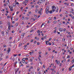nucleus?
<instances>
[{
    "label": "nucleus",
    "instance_id": "1",
    "mask_svg": "<svg viewBox=\"0 0 74 74\" xmlns=\"http://www.w3.org/2000/svg\"><path fill=\"white\" fill-rule=\"evenodd\" d=\"M49 12V7L48 6H47L46 9V14H48Z\"/></svg>",
    "mask_w": 74,
    "mask_h": 74
},
{
    "label": "nucleus",
    "instance_id": "2",
    "mask_svg": "<svg viewBox=\"0 0 74 74\" xmlns=\"http://www.w3.org/2000/svg\"><path fill=\"white\" fill-rule=\"evenodd\" d=\"M9 7L10 8L11 11H13V7L12 6H11V7L10 6H9Z\"/></svg>",
    "mask_w": 74,
    "mask_h": 74
},
{
    "label": "nucleus",
    "instance_id": "3",
    "mask_svg": "<svg viewBox=\"0 0 74 74\" xmlns=\"http://www.w3.org/2000/svg\"><path fill=\"white\" fill-rule=\"evenodd\" d=\"M59 31L60 32H63V29L62 28H60L59 29Z\"/></svg>",
    "mask_w": 74,
    "mask_h": 74
},
{
    "label": "nucleus",
    "instance_id": "4",
    "mask_svg": "<svg viewBox=\"0 0 74 74\" xmlns=\"http://www.w3.org/2000/svg\"><path fill=\"white\" fill-rule=\"evenodd\" d=\"M24 34H25V33H23L21 34V38H23L24 36Z\"/></svg>",
    "mask_w": 74,
    "mask_h": 74
},
{
    "label": "nucleus",
    "instance_id": "5",
    "mask_svg": "<svg viewBox=\"0 0 74 74\" xmlns=\"http://www.w3.org/2000/svg\"><path fill=\"white\" fill-rule=\"evenodd\" d=\"M19 68H16L15 69V73H17V72L19 70Z\"/></svg>",
    "mask_w": 74,
    "mask_h": 74
},
{
    "label": "nucleus",
    "instance_id": "6",
    "mask_svg": "<svg viewBox=\"0 0 74 74\" xmlns=\"http://www.w3.org/2000/svg\"><path fill=\"white\" fill-rule=\"evenodd\" d=\"M10 50H11V49H10V47H9L8 49V53H7L8 54L9 53H10Z\"/></svg>",
    "mask_w": 74,
    "mask_h": 74
},
{
    "label": "nucleus",
    "instance_id": "7",
    "mask_svg": "<svg viewBox=\"0 0 74 74\" xmlns=\"http://www.w3.org/2000/svg\"><path fill=\"white\" fill-rule=\"evenodd\" d=\"M4 31H3L1 32V34H2V36H4Z\"/></svg>",
    "mask_w": 74,
    "mask_h": 74
},
{
    "label": "nucleus",
    "instance_id": "8",
    "mask_svg": "<svg viewBox=\"0 0 74 74\" xmlns=\"http://www.w3.org/2000/svg\"><path fill=\"white\" fill-rule=\"evenodd\" d=\"M6 33L7 34H8L9 33V30H8V29L7 30V31L6 32Z\"/></svg>",
    "mask_w": 74,
    "mask_h": 74
},
{
    "label": "nucleus",
    "instance_id": "9",
    "mask_svg": "<svg viewBox=\"0 0 74 74\" xmlns=\"http://www.w3.org/2000/svg\"><path fill=\"white\" fill-rule=\"evenodd\" d=\"M57 10L56 11V12H58V10H59V8H58V7H57Z\"/></svg>",
    "mask_w": 74,
    "mask_h": 74
},
{
    "label": "nucleus",
    "instance_id": "10",
    "mask_svg": "<svg viewBox=\"0 0 74 74\" xmlns=\"http://www.w3.org/2000/svg\"><path fill=\"white\" fill-rule=\"evenodd\" d=\"M49 41H46V44H47V45H48V42H49Z\"/></svg>",
    "mask_w": 74,
    "mask_h": 74
},
{
    "label": "nucleus",
    "instance_id": "11",
    "mask_svg": "<svg viewBox=\"0 0 74 74\" xmlns=\"http://www.w3.org/2000/svg\"><path fill=\"white\" fill-rule=\"evenodd\" d=\"M25 19H26V20H28V19H29V17H25Z\"/></svg>",
    "mask_w": 74,
    "mask_h": 74
},
{
    "label": "nucleus",
    "instance_id": "12",
    "mask_svg": "<svg viewBox=\"0 0 74 74\" xmlns=\"http://www.w3.org/2000/svg\"><path fill=\"white\" fill-rule=\"evenodd\" d=\"M30 55H32L33 54V52H31L29 53Z\"/></svg>",
    "mask_w": 74,
    "mask_h": 74
},
{
    "label": "nucleus",
    "instance_id": "13",
    "mask_svg": "<svg viewBox=\"0 0 74 74\" xmlns=\"http://www.w3.org/2000/svg\"><path fill=\"white\" fill-rule=\"evenodd\" d=\"M72 68V67H71V66L69 68V71H71V68Z\"/></svg>",
    "mask_w": 74,
    "mask_h": 74
},
{
    "label": "nucleus",
    "instance_id": "14",
    "mask_svg": "<svg viewBox=\"0 0 74 74\" xmlns=\"http://www.w3.org/2000/svg\"><path fill=\"white\" fill-rule=\"evenodd\" d=\"M49 13H50V14H52V10H51L50 11H49Z\"/></svg>",
    "mask_w": 74,
    "mask_h": 74
},
{
    "label": "nucleus",
    "instance_id": "15",
    "mask_svg": "<svg viewBox=\"0 0 74 74\" xmlns=\"http://www.w3.org/2000/svg\"><path fill=\"white\" fill-rule=\"evenodd\" d=\"M55 8V6L54 5L52 6V9H53Z\"/></svg>",
    "mask_w": 74,
    "mask_h": 74
},
{
    "label": "nucleus",
    "instance_id": "16",
    "mask_svg": "<svg viewBox=\"0 0 74 74\" xmlns=\"http://www.w3.org/2000/svg\"><path fill=\"white\" fill-rule=\"evenodd\" d=\"M59 63H60V62H59V61H58L57 62V64H59Z\"/></svg>",
    "mask_w": 74,
    "mask_h": 74
},
{
    "label": "nucleus",
    "instance_id": "17",
    "mask_svg": "<svg viewBox=\"0 0 74 74\" xmlns=\"http://www.w3.org/2000/svg\"><path fill=\"white\" fill-rule=\"evenodd\" d=\"M67 58L68 59V58H70V56L68 55L67 57Z\"/></svg>",
    "mask_w": 74,
    "mask_h": 74
},
{
    "label": "nucleus",
    "instance_id": "18",
    "mask_svg": "<svg viewBox=\"0 0 74 74\" xmlns=\"http://www.w3.org/2000/svg\"><path fill=\"white\" fill-rule=\"evenodd\" d=\"M9 58V56H6V59H8Z\"/></svg>",
    "mask_w": 74,
    "mask_h": 74
},
{
    "label": "nucleus",
    "instance_id": "19",
    "mask_svg": "<svg viewBox=\"0 0 74 74\" xmlns=\"http://www.w3.org/2000/svg\"><path fill=\"white\" fill-rule=\"evenodd\" d=\"M17 61H16V62H15L14 63V64H15V65L16 64V63H17Z\"/></svg>",
    "mask_w": 74,
    "mask_h": 74
},
{
    "label": "nucleus",
    "instance_id": "20",
    "mask_svg": "<svg viewBox=\"0 0 74 74\" xmlns=\"http://www.w3.org/2000/svg\"><path fill=\"white\" fill-rule=\"evenodd\" d=\"M49 20H52V17H49Z\"/></svg>",
    "mask_w": 74,
    "mask_h": 74
},
{
    "label": "nucleus",
    "instance_id": "21",
    "mask_svg": "<svg viewBox=\"0 0 74 74\" xmlns=\"http://www.w3.org/2000/svg\"><path fill=\"white\" fill-rule=\"evenodd\" d=\"M41 1H42V0H39V1L40 3H42L41 2Z\"/></svg>",
    "mask_w": 74,
    "mask_h": 74
},
{
    "label": "nucleus",
    "instance_id": "22",
    "mask_svg": "<svg viewBox=\"0 0 74 74\" xmlns=\"http://www.w3.org/2000/svg\"><path fill=\"white\" fill-rule=\"evenodd\" d=\"M13 7H15V5H16V4H14V3H13Z\"/></svg>",
    "mask_w": 74,
    "mask_h": 74
},
{
    "label": "nucleus",
    "instance_id": "23",
    "mask_svg": "<svg viewBox=\"0 0 74 74\" xmlns=\"http://www.w3.org/2000/svg\"><path fill=\"white\" fill-rule=\"evenodd\" d=\"M18 23H16V26H18Z\"/></svg>",
    "mask_w": 74,
    "mask_h": 74
},
{
    "label": "nucleus",
    "instance_id": "24",
    "mask_svg": "<svg viewBox=\"0 0 74 74\" xmlns=\"http://www.w3.org/2000/svg\"><path fill=\"white\" fill-rule=\"evenodd\" d=\"M52 10L53 12H54V11H55V10L54 9H52Z\"/></svg>",
    "mask_w": 74,
    "mask_h": 74
},
{
    "label": "nucleus",
    "instance_id": "25",
    "mask_svg": "<svg viewBox=\"0 0 74 74\" xmlns=\"http://www.w3.org/2000/svg\"><path fill=\"white\" fill-rule=\"evenodd\" d=\"M56 22H57V21H53V23H56Z\"/></svg>",
    "mask_w": 74,
    "mask_h": 74
},
{
    "label": "nucleus",
    "instance_id": "26",
    "mask_svg": "<svg viewBox=\"0 0 74 74\" xmlns=\"http://www.w3.org/2000/svg\"><path fill=\"white\" fill-rule=\"evenodd\" d=\"M25 19V18H24V16H23L22 17V19Z\"/></svg>",
    "mask_w": 74,
    "mask_h": 74
},
{
    "label": "nucleus",
    "instance_id": "27",
    "mask_svg": "<svg viewBox=\"0 0 74 74\" xmlns=\"http://www.w3.org/2000/svg\"><path fill=\"white\" fill-rule=\"evenodd\" d=\"M25 1V3H27L28 1L27 0H25V1Z\"/></svg>",
    "mask_w": 74,
    "mask_h": 74
},
{
    "label": "nucleus",
    "instance_id": "28",
    "mask_svg": "<svg viewBox=\"0 0 74 74\" xmlns=\"http://www.w3.org/2000/svg\"><path fill=\"white\" fill-rule=\"evenodd\" d=\"M17 56V55H16V54H14L13 55V56H14V57H15V56Z\"/></svg>",
    "mask_w": 74,
    "mask_h": 74
},
{
    "label": "nucleus",
    "instance_id": "29",
    "mask_svg": "<svg viewBox=\"0 0 74 74\" xmlns=\"http://www.w3.org/2000/svg\"><path fill=\"white\" fill-rule=\"evenodd\" d=\"M34 16L35 17V18H37V15H35V14H34Z\"/></svg>",
    "mask_w": 74,
    "mask_h": 74
},
{
    "label": "nucleus",
    "instance_id": "30",
    "mask_svg": "<svg viewBox=\"0 0 74 74\" xmlns=\"http://www.w3.org/2000/svg\"><path fill=\"white\" fill-rule=\"evenodd\" d=\"M3 28V27H2V26L1 25L0 26V29H2Z\"/></svg>",
    "mask_w": 74,
    "mask_h": 74
},
{
    "label": "nucleus",
    "instance_id": "31",
    "mask_svg": "<svg viewBox=\"0 0 74 74\" xmlns=\"http://www.w3.org/2000/svg\"><path fill=\"white\" fill-rule=\"evenodd\" d=\"M22 25H24L25 24V23L23 21H22V23H21Z\"/></svg>",
    "mask_w": 74,
    "mask_h": 74
},
{
    "label": "nucleus",
    "instance_id": "32",
    "mask_svg": "<svg viewBox=\"0 0 74 74\" xmlns=\"http://www.w3.org/2000/svg\"><path fill=\"white\" fill-rule=\"evenodd\" d=\"M23 60V62H22L23 63H25V60Z\"/></svg>",
    "mask_w": 74,
    "mask_h": 74
},
{
    "label": "nucleus",
    "instance_id": "33",
    "mask_svg": "<svg viewBox=\"0 0 74 74\" xmlns=\"http://www.w3.org/2000/svg\"><path fill=\"white\" fill-rule=\"evenodd\" d=\"M33 31H34V30H33V29L31 30V31H30V32H33Z\"/></svg>",
    "mask_w": 74,
    "mask_h": 74
},
{
    "label": "nucleus",
    "instance_id": "34",
    "mask_svg": "<svg viewBox=\"0 0 74 74\" xmlns=\"http://www.w3.org/2000/svg\"><path fill=\"white\" fill-rule=\"evenodd\" d=\"M48 44H49V45H51V42H49L48 43Z\"/></svg>",
    "mask_w": 74,
    "mask_h": 74
},
{
    "label": "nucleus",
    "instance_id": "35",
    "mask_svg": "<svg viewBox=\"0 0 74 74\" xmlns=\"http://www.w3.org/2000/svg\"><path fill=\"white\" fill-rule=\"evenodd\" d=\"M54 20H56V17H54Z\"/></svg>",
    "mask_w": 74,
    "mask_h": 74
},
{
    "label": "nucleus",
    "instance_id": "36",
    "mask_svg": "<svg viewBox=\"0 0 74 74\" xmlns=\"http://www.w3.org/2000/svg\"><path fill=\"white\" fill-rule=\"evenodd\" d=\"M40 31L39 30H38V31H37L38 33H40Z\"/></svg>",
    "mask_w": 74,
    "mask_h": 74
},
{
    "label": "nucleus",
    "instance_id": "37",
    "mask_svg": "<svg viewBox=\"0 0 74 74\" xmlns=\"http://www.w3.org/2000/svg\"><path fill=\"white\" fill-rule=\"evenodd\" d=\"M37 11H38V10L36 9V10H35L36 12H37Z\"/></svg>",
    "mask_w": 74,
    "mask_h": 74
},
{
    "label": "nucleus",
    "instance_id": "38",
    "mask_svg": "<svg viewBox=\"0 0 74 74\" xmlns=\"http://www.w3.org/2000/svg\"><path fill=\"white\" fill-rule=\"evenodd\" d=\"M51 40L52 38H50L49 39V40L50 41H51Z\"/></svg>",
    "mask_w": 74,
    "mask_h": 74
},
{
    "label": "nucleus",
    "instance_id": "39",
    "mask_svg": "<svg viewBox=\"0 0 74 74\" xmlns=\"http://www.w3.org/2000/svg\"><path fill=\"white\" fill-rule=\"evenodd\" d=\"M54 33H56V30H54Z\"/></svg>",
    "mask_w": 74,
    "mask_h": 74
},
{
    "label": "nucleus",
    "instance_id": "40",
    "mask_svg": "<svg viewBox=\"0 0 74 74\" xmlns=\"http://www.w3.org/2000/svg\"><path fill=\"white\" fill-rule=\"evenodd\" d=\"M32 60H33V59H30V62H32Z\"/></svg>",
    "mask_w": 74,
    "mask_h": 74
},
{
    "label": "nucleus",
    "instance_id": "41",
    "mask_svg": "<svg viewBox=\"0 0 74 74\" xmlns=\"http://www.w3.org/2000/svg\"><path fill=\"white\" fill-rule=\"evenodd\" d=\"M71 62H72V63H74V59H73V60H72Z\"/></svg>",
    "mask_w": 74,
    "mask_h": 74
},
{
    "label": "nucleus",
    "instance_id": "42",
    "mask_svg": "<svg viewBox=\"0 0 74 74\" xmlns=\"http://www.w3.org/2000/svg\"><path fill=\"white\" fill-rule=\"evenodd\" d=\"M4 71L5 72V73H7V70L5 69V70H4Z\"/></svg>",
    "mask_w": 74,
    "mask_h": 74
},
{
    "label": "nucleus",
    "instance_id": "43",
    "mask_svg": "<svg viewBox=\"0 0 74 74\" xmlns=\"http://www.w3.org/2000/svg\"><path fill=\"white\" fill-rule=\"evenodd\" d=\"M16 4H17L18 5L19 4V3H18V2H17L16 3Z\"/></svg>",
    "mask_w": 74,
    "mask_h": 74
},
{
    "label": "nucleus",
    "instance_id": "44",
    "mask_svg": "<svg viewBox=\"0 0 74 74\" xmlns=\"http://www.w3.org/2000/svg\"><path fill=\"white\" fill-rule=\"evenodd\" d=\"M36 8H38V5H37L36 6Z\"/></svg>",
    "mask_w": 74,
    "mask_h": 74
},
{
    "label": "nucleus",
    "instance_id": "45",
    "mask_svg": "<svg viewBox=\"0 0 74 74\" xmlns=\"http://www.w3.org/2000/svg\"><path fill=\"white\" fill-rule=\"evenodd\" d=\"M62 63H60V64L59 66H62Z\"/></svg>",
    "mask_w": 74,
    "mask_h": 74
},
{
    "label": "nucleus",
    "instance_id": "46",
    "mask_svg": "<svg viewBox=\"0 0 74 74\" xmlns=\"http://www.w3.org/2000/svg\"><path fill=\"white\" fill-rule=\"evenodd\" d=\"M56 68V67L55 66H53V68L55 69Z\"/></svg>",
    "mask_w": 74,
    "mask_h": 74
},
{
    "label": "nucleus",
    "instance_id": "47",
    "mask_svg": "<svg viewBox=\"0 0 74 74\" xmlns=\"http://www.w3.org/2000/svg\"><path fill=\"white\" fill-rule=\"evenodd\" d=\"M42 1L44 3H45V0H43Z\"/></svg>",
    "mask_w": 74,
    "mask_h": 74
},
{
    "label": "nucleus",
    "instance_id": "48",
    "mask_svg": "<svg viewBox=\"0 0 74 74\" xmlns=\"http://www.w3.org/2000/svg\"><path fill=\"white\" fill-rule=\"evenodd\" d=\"M41 13V12L39 10L38 12V13L39 14H40V13Z\"/></svg>",
    "mask_w": 74,
    "mask_h": 74
},
{
    "label": "nucleus",
    "instance_id": "49",
    "mask_svg": "<svg viewBox=\"0 0 74 74\" xmlns=\"http://www.w3.org/2000/svg\"><path fill=\"white\" fill-rule=\"evenodd\" d=\"M30 68L31 69H33V66H30Z\"/></svg>",
    "mask_w": 74,
    "mask_h": 74
},
{
    "label": "nucleus",
    "instance_id": "50",
    "mask_svg": "<svg viewBox=\"0 0 74 74\" xmlns=\"http://www.w3.org/2000/svg\"><path fill=\"white\" fill-rule=\"evenodd\" d=\"M14 32H15V31L13 30L12 32V33H14Z\"/></svg>",
    "mask_w": 74,
    "mask_h": 74
},
{
    "label": "nucleus",
    "instance_id": "51",
    "mask_svg": "<svg viewBox=\"0 0 74 74\" xmlns=\"http://www.w3.org/2000/svg\"><path fill=\"white\" fill-rule=\"evenodd\" d=\"M71 18H72V19H74V17L73 16H71Z\"/></svg>",
    "mask_w": 74,
    "mask_h": 74
},
{
    "label": "nucleus",
    "instance_id": "52",
    "mask_svg": "<svg viewBox=\"0 0 74 74\" xmlns=\"http://www.w3.org/2000/svg\"><path fill=\"white\" fill-rule=\"evenodd\" d=\"M0 24H2V21H0Z\"/></svg>",
    "mask_w": 74,
    "mask_h": 74
},
{
    "label": "nucleus",
    "instance_id": "53",
    "mask_svg": "<svg viewBox=\"0 0 74 74\" xmlns=\"http://www.w3.org/2000/svg\"><path fill=\"white\" fill-rule=\"evenodd\" d=\"M71 67H74V64H73Z\"/></svg>",
    "mask_w": 74,
    "mask_h": 74
},
{
    "label": "nucleus",
    "instance_id": "54",
    "mask_svg": "<svg viewBox=\"0 0 74 74\" xmlns=\"http://www.w3.org/2000/svg\"><path fill=\"white\" fill-rule=\"evenodd\" d=\"M40 11H42V8H40Z\"/></svg>",
    "mask_w": 74,
    "mask_h": 74
},
{
    "label": "nucleus",
    "instance_id": "55",
    "mask_svg": "<svg viewBox=\"0 0 74 74\" xmlns=\"http://www.w3.org/2000/svg\"><path fill=\"white\" fill-rule=\"evenodd\" d=\"M37 45H39L40 44V43L39 42H38L37 43Z\"/></svg>",
    "mask_w": 74,
    "mask_h": 74
},
{
    "label": "nucleus",
    "instance_id": "56",
    "mask_svg": "<svg viewBox=\"0 0 74 74\" xmlns=\"http://www.w3.org/2000/svg\"><path fill=\"white\" fill-rule=\"evenodd\" d=\"M25 1L23 2L22 3L23 4H25Z\"/></svg>",
    "mask_w": 74,
    "mask_h": 74
},
{
    "label": "nucleus",
    "instance_id": "57",
    "mask_svg": "<svg viewBox=\"0 0 74 74\" xmlns=\"http://www.w3.org/2000/svg\"><path fill=\"white\" fill-rule=\"evenodd\" d=\"M13 42L14 44V43L15 42V40H14V41Z\"/></svg>",
    "mask_w": 74,
    "mask_h": 74
},
{
    "label": "nucleus",
    "instance_id": "58",
    "mask_svg": "<svg viewBox=\"0 0 74 74\" xmlns=\"http://www.w3.org/2000/svg\"><path fill=\"white\" fill-rule=\"evenodd\" d=\"M38 74H41V72L40 71L38 73Z\"/></svg>",
    "mask_w": 74,
    "mask_h": 74
},
{
    "label": "nucleus",
    "instance_id": "59",
    "mask_svg": "<svg viewBox=\"0 0 74 74\" xmlns=\"http://www.w3.org/2000/svg\"><path fill=\"white\" fill-rule=\"evenodd\" d=\"M69 61H70V59H68V60H67L68 62H69Z\"/></svg>",
    "mask_w": 74,
    "mask_h": 74
},
{
    "label": "nucleus",
    "instance_id": "60",
    "mask_svg": "<svg viewBox=\"0 0 74 74\" xmlns=\"http://www.w3.org/2000/svg\"><path fill=\"white\" fill-rule=\"evenodd\" d=\"M43 67H44V68H45V65H43Z\"/></svg>",
    "mask_w": 74,
    "mask_h": 74
},
{
    "label": "nucleus",
    "instance_id": "61",
    "mask_svg": "<svg viewBox=\"0 0 74 74\" xmlns=\"http://www.w3.org/2000/svg\"><path fill=\"white\" fill-rule=\"evenodd\" d=\"M25 59V60H28V58H26Z\"/></svg>",
    "mask_w": 74,
    "mask_h": 74
},
{
    "label": "nucleus",
    "instance_id": "62",
    "mask_svg": "<svg viewBox=\"0 0 74 74\" xmlns=\"http://www.w3.org/2000/svg\"><path fill=\"white\" fill-rule=\"evenodd\" d=\"M31 42H33V39L31 40Z\"/></svg>",
    "mask_w": 74,
    "mask_h": 74
},
{
    "label": "nucleus",
    "instance_id": "63",
    "mask_svg": "<svg viewBox=\"0 0 74 74\" xmlns=\"http://www.w3.org/2000/svg\"><path fill=\"white\" fill-rule=\"evenodd\" d=\"M44 38H41L42 40H44Z\"/></svg>",
    "mask_w": 74,
    "mask_h": 74
},
{
    "label": "nucleus",
    "instance_id": "64",
    "mask_svg": "<svg viewBox=\"0 0 74 74\" xmlns=\"http://www.w3.org/2000/svg\"><path fill=\"white\" fill-rule=\"evenodd\" d=\"M66 30V29H64L63 30L64 32H65V31Z\"/></svg>",
    "mask_w": 74,
    "mask_h": 74
}]
</instances>
